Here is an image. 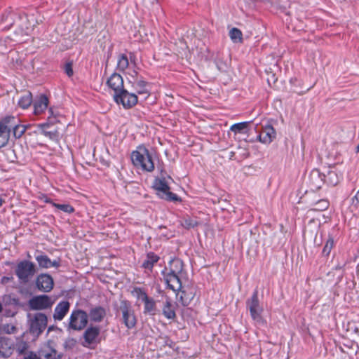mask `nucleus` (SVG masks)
<instances>
[{"label": "nucleus", "mask_w": 359, "mask_h": 359, "mask_svg": "<svg viewBox=\"0 0 359 359\" xmlns=\"http://www.w3.org/2000/svg\"><path fill=\"white\" fill-rule=\"evenodd\" d=\"M18 351L22 353L27 348V344L26 342L21 341L17 344Z\"/></svg>", "instance_id": "obj_42"}, {"label": "nucleus", "mask_w": 359, "mask_h": 359, "mask_svg": "<svg viewBox=\"0 0 359 359\" xmlns=\"http://www.w3.org/2000/svg\"><path fill=\"white\" fill-rule=\"evenodd\" d=\"M114 99L118 104H122L125 109L132 108L138 101L135 93H129L126 89L122 90L118 94H114Z\"/></svg>", "instance_id": "obj_9"}, {"label": "nucleus", "mask_w": 359, "mask_h": 359, "mask_svg": "<svg viewBox=\"0 0 359 359\" xmlns=\"http://www.w3.org/2000/svg\"><path fill=\"white\" fill-rule=\"evenodd\" d=\"M88 322V315L86 311L74 309L69 318V323L67 326L68 331H81L86 328Z\"/></svg>", "instance_id": "obj_3"}, {"label": "nucleus", "mask_w": 359, "mask_h": 359, "mask_svg": "<svg viewBox=\"0 0 359 359\" xmlns=\"http://www.w3.org/2000/svg\"><path fill=\"white\" fill-rule=\"evenodd\" d=\"M318 207L316 208V210H325L328 208L329 207V202L327 200H321L317 203Z\"/></svg>", "instance_id": "obj_40"}, {"label": "nucleus", "mask_w": 359, "mask_h": 359, "mask_svg": "<svg viewBox=\"0 0 359 359\" xmlns=\"http://www.w3.org/2000/svg\"><path fill=\"white\" fill-rule=\"evenodd\" d=\"M70 309V303L67 300L60 302L55 306L53 313V319L61 321L64 319Z\"/></svg>", "instance_id": "obj_15"}, {"label": "nucleus", "mask_w": 359, "mask_h": 359, "mask_svg": "<svg viewBox=\"0 0 359 359\" xmlns=\"http://www.w3.org/2000/svg\"><path fill=\"white\" fill-rule=\"evenodd\" d=\"M154 188L158 191V196L168 201H181V198L175 194L170 191V187L165 179H156Z\"/></svg>", "instance_id": "obj_7"}, {"label": "nucleus", "mask_w": 359, "mask_h": 359, "mask_svg": "<svg viewBox=\"0 0 359 359\" xmlns=\"http://www.w3.org/2000/svg\"><path fill=\"white\" fill-rule=\"evenodd\" d=\"M143 302L144 304V313L154 315L156 312L155 301L152 298L148 297L144 301H143Z\"/></svg>", "instance_id": "obj_26"}, {"label": "nucleus", "mask_w": 359, "mask_h": 359, "mask_svg": "<svg viewBox=\"0 0 359 359\" xmlns=\"http://www.w3.org/2000/svg\"><path fill=\"white\" fill-rule=\"evenodd\" d=\"M27 126L20 124V123H18V124H16V126L14 127V130L13 131V136L15 138H20L22 136V135L25 133L27 130Z\"/></svg>", "instance_id": "obj_36"}, {"label": "nucleus", "mask_w": 359, "mask_h": 359, "mask_svg": "<svg viewBox=\"0 0 359 359\" xmlns=\"http://www.w3.org/2000/svg\"><path fill=\"white\" fill-rule=\"evenodd\" d=\"M11 329H12V330H15V327L14 326H12Z\"/></svg>", "instance_id": "obj_49"}, {"label": "nucleus", "mask_w": 359, "mask_h": 359, "mask_svg": "<svg viewBox=\"0 0 359 359\" xmlns=\"http://www.w3.org/2000/svg\"><path fill=\"white\" fill-rule=\"evenodd\" d=\"M309 182L314 189H320L325 184L324 173L318 169H313L310 173Z\"/></svg>", "instance_id": "obj_17"}, {"label": "nucleus", "mask_w": 359, "mask_h": 359, "mask_svg": "<svg viewBox=\"0 0 359 359\" xmlns=\"http://www.w3.org/2000/svg\"><path fill=\"white\" fill-rule=\"evenodd\" d=\"M88 316L92 322L100 323L106 316V310L102 306H95L90 310Z\"/></svg>", "instance_id": "obj_21"}, {"label": "nucleus", "mask_w": 359, "mask_h": 359, "mask_svg": "<svg viewBox=\"0 0 359 359\" xmlns=\"http://www.w3.org/2000/svg\"><path fill=\"white\" fill-rule=\"evenodd\" d=\"M334 244L335 243H334V238L331 235H329L328 238L327 239L325 244L322 250L323 255L325 257L329 256V255L331 252L332 249L334 246Z\"/></svg>", "instance_id": "obj_30"}, {"label": "nucleus", "mask_w": 359, "mask_h": 359, "mask_svg": "<svg viewBox=\"0 0 359 359\" xmlns=\"http://www.w3.org/2000/svg\"><path fill=\"white\" fill-rule=\"evenodd\" d=\"M32 95L27 92L22 95L18 100V106L24 109H27L32 103Z\"/></svg>", "instance_id": "obj_27"}, {"label": "nucleus", "mask_w": 359, "mask_h": 359, "mask_svg": "<svg viewBox=\"0 0 359 359\" xmlns=\"http://www.w3.org/2000/svg\"><path fill=\"white\" fill-rule=\"evenodd\" d=\"M62 356V355L57 353L55 349H51L50 353H46L44 354L46 359H61Z\"/></svg>", "instance_id": "obj_38"}, {"label": "nucleus", "mask_w": 359, "mask_h": 359, "mask_svg": "<svg viewBox=\"0 0 359 359\" xmlns=\"http://www.w3.org/2000/svg\"><path fill=\"white\" fill-rule=\"evenodd\" d=\"M107 85L109 88L114 90V94L119 93L123 88V79L122 76L117 73H114L107 81Z\"/></svg>", "instance_id": "obj_12"}, {"label": "nucleus", "mask_w": 359, "mask_h": 359, "mask_svg": "<svg viewBox=\"0 0 359 359\" xmlns=\"http://www.w3.org/2000/svg\"><path fill=\"white\" fill-rule=\"evenodd\" d=\"M36 273L35 264L29 260H22L18 263L15 273L18 281L22 284H27L32 278Z\"/></svg>", "instance_id": "obj_4"}, {"label": "nucleus", "mask_w": 359, "mask_h": 359, "mask_svg": "<svg viewBox=\"0 0 359 359\" xmlns=\"http://www.w3.org/2000/svg\"><path fill=\"white\" fill-rule=\"evenodd\" d=\"M40 198L44 203L51 204L53 206V204L56 203L50 198H49L46 195H43Z\"/></svg>", "instance_id": "obj_43"}, {"label": "nucleus", "mask_w": 359, "mask_h": 359, "mask_svg": "<svg viewBox=\"0 0 359 359\" xmlns=\"http://www.w3.org/2000/svg\"><path fill=\"white\" fill-rule=\"evenodd\" d=\"M165 268H168V272L169 273L182 275L184 270V263L180 259L173 258L168 262V265Z\"/></svg>", "instance_id": "obj_23"}, {"label": "nucleus", "mask_w": 359, "mask_h": 359, "mask_svg": "<svg viewBox=\"0 0 359 359\" xmlns=\"http://www.w3.org/2000/svg\"><path fill=\"white\" fill-rule=\"evenodd\" d=\"M120 311L122 314V322L128 329L134 328L137 323V319L130 303L127 300H123L120 304Z\"/></svg>", "instance_id": "obj_6"}, {"label": "nucleus", "mask_w": 359, "mask_h": 359, "mask_svg": "<svg viewBox=\"0 0 359 359\" xmlns=\"http://www.w3.org/2000/svg\"><path fill=\"white\" fill-rule=\"evenodd\" d=\"M161 275L167 288L175 292H180L182 294L180 297V302L182 305L187 306L189 304V301L183 299L182 295L185 294V291L182 290V283L180 278L181 275L168 272V268H165L161 271Z\"/></svg>", "instance_id": "obj_2"}, {"label": "nucleus", "mask_w": 359, "mask_h": 359, "mask_svg": "<svg viewBox=\"0 0 359 359\" xmlns=\"http://www.w3.org/2000/svg\"><path fill=\"white\" fill-rule=\"evenodd\" d=\"M129 65L128 59L125 54H121L118 57L117 62V68L119 71L123 72L125 71Z\"/></svg>", "instance_id": "obj_34"}, {"label": "nucleus", "mask_w": 359, "mask_h": 359, "mask_svg": "<svg viewBox=\"0 0 359 359\" xmlns=\"http://www.w3.org/2000/svg\"><path fill=\"white\" fill-rule=\"evenodd\" d=\"M47 316L42 313H36L29 320V332L35 337H39L47 326Z\"/></svg>", "instance_id": "obj_8"}, {"label": "nucleus", "mask_w": 359, "mask_h": 359, "mask_svg": "<svg viewBox=\"0 0 359 359\" xmlns=\"http://www.w3.org/2000/svg\"><path fill=\"white\" fill-rule=\"evenodd\" d=\"M147 83L144 80H137L134 82L133 86L136 93L142 95H149V90L147 88Z\"/></svg>", "instance_id": "obj_28"}, {"label": "nucleus", "mask_w": 359, "mask_h": 359, "mask_svg": "<svg viewBox=\"0 0 359 359\" xmlns=\"http://www.w3.org/2000/svg\"><path fill=\"white\" fill-rule=\"evenodd\" d=\"M36 288L43 292H49L54 286V280L53 277L48 273H41L36 278Z\"/></svg>", "instance_id": "obj_11"}, {"label": "nucleus", "mask_w": 359, "mask_h": 359, "mask_svg": "<svg viewBox=\"0 0 359 359\" xmlns=\"http://www.w3.org/2000/svg\"><path fill=\"white\" fill-rule=\"evenodd\" d=\"M180 224L182 227L187 229H190L197 226L198 225V222L197 219L187 216L182 218L180 221Z\"/></svg>", "instance_id": "obj_29"}, {"label": "nucleus", "mask_w": 359, "mask_h": 359, "mask_svg": "<svg viewBox=\"0 0 359 359\" xmlns=\"http://www.w3.org/2000/svg\"><path fill=\"white\" fill-rule=\"evenodd\" d=\"M14 341L11 338L0 337V357L8 358L13 353Z\"/></svg>", "instance_id": "obj_14"}, {"label": "nucleus", "mask_w": 359, "mask_h": 359, "mask_svg": "<svg viewBox=\"0 0 359 359\" xmlns=\"http://www.w3.org/2000/svg\"><path fill=\"white\" fill-rule=\"evenodd\" d=\"M48 114H49L48 116L51 117V121H53V124L57 121V113L55 112L53 107H50L48 109Z\"/></svg>", "instance_id": "obj_41"}, {"label": "nucleus", "mask_w": 359, "mask_h": 359, "mask_svg": "<svg viewBox=\"0 0 359 359\" xmlns=\"http://www.w3.org/2000/svg\"><path fill=\"white\" fill-rule=\"evenodd\" d=\"M25 359H41L39 356H38L34 352H29L26 356H25Z\"/></svg>", "instance_id": "obj_44"}, {"label": "nucleus", "mask_w": 359, "mask_h": 359, "mask_svg": "<svg viewBox=\"0 0 359 359\" xmlns=\"http://www.w3.org/2000/svg\"><path fill=\"white\" fill-rule=\"evenodd\" d=\"M53 125V121H51V117L48 116L46 122L40 123L38 128L41 130V133L46 137H48L53 141H57L59 138V133L57 130H48L47 129Z\"/></svg>", "instance_id": "obj_13"}, {"label": "nucleus", "mask_w": 359, "mask_h": 359, "mask_svg": "<svg viewBox=\"0 0 359 359\" xmlns=\"http://www.w3.org/2000/svg\"><path fill=\"white\" fill-rule=\"evenodd\" d=\"M100 332V330L98 326L90 325L87 327L83 335L86 344L84 346H89L95 343Z\"/></svg>", "instance_id": "obj_16"}, {"label": "nucleus", "mask_w": 359, "mask_h": 359, "mask_svg": "<svg viewBox=\"0 0 359 359\" xmlns=\"http://www.w3.org/2000/svg\"><path fill=\"white\" fill-rule=\"evenodd\" d=\"M156 1H158V0H155Z\"/></svg>", "instance_id": "obj_50"}, {"label": "nucleus", "mask_w": 359, "mask_h": 359, "mask_svg": "<svg viewBox=\"0 0 359 359\" xmlns=\"http://www.w3.org/2000/svg\"><path fill=\"white\" fill-rule=\"evenodd\" d=\"M242 32L236 27L232 28L229 32V36L233 42H241L242 41Z\"/></svg>", "instance_id": "obj_35"}, {"label": "nucleus", "mask_w": 359, "mask_h": 359, "mask_svg": "<svg viewBox=\"0 0 359 359\" xmlns=\"http://www.w3.org/2000/svg\"><path fill=\"white\" fill-rule=\"evenodd\" d=\"M276 132L273 127L271 125H266L262 128L258 137L260 142L269 144L276 137Z\"/></svg>", "instance_id": "obj_18"}, {"label": "nucleus", "mask_w": 359, "mask_h": 359, "mask_svg": "<svg viewBox=\"0 0 359 359\" xmlns=\"http://www.w3.org/2000/svg\"><path fill=\"white\" fill-rule=\"evenodd\" d=\"M60 266V263L59 260L55 259L53 261L50 260V267L53 266L55 268H58Z\"/></svg>", "instance_id": "obj_45"}, {"label": "nucleus", "mask_w": 359, "mask_h": 359, "mask_svg": "<svg viewBox=\"0 0 359 359\" xmlns=\"http://www.w3.org/2000/svg\"><path fill=\"white\" fill-rule=\"evenodd\" d=\"M4 202V199L0 196V207L2 206Z\"/></svg>", "instance_id": "obj_47"}, {"label": "nucleus", "mask_w": 359, "mask_h": 359, "mask_svg": "<svg viewBox=\"0 0 359 359\" xmlns=\"http://www.w3.org/2000/svg\"><path fill=\"white\" fill-rule=\"evenodd\" d=\"M356 201L357 203H359V190L356 192L355 195L354 196L353 198V202Z\"/></svg>", "instance_id": "obj_46"}, {"label": "nucleus", "mask_w": 359, "mask_h": 359, "mask_svg": "<svg viewBox=\"0 0 359 359\" xmlns=\"http://www.w3.org/2000/svg\"><path fill=\"white\" fill-rule=\"evenodd\" d=\"M131 294L133 297L142 302L144 301L148 297L144 289L140 287H135L131 291Z\"/></svg>", "instance_id": "obj_33"}, {"label": "nucleus", "mask_w": 359, "mask_h": 359, "mask_svg": "<svg viewBox=\"0 0 359 359\" xmlns=\"http://www.w3.org/2000/svg\"><path fill=\"white\" fill-rule=\"evenodd\" d=\"M250 123V121H243L234 123L231 126L230 130L235 133H244Z\"/></svg>", "instance_id": "obj_32"}, {"label": "nucleus", "mask_w": 359, "mask_h": 359, "mask_svg": "<svg viewBox=\"0 0 359 359\" xmlns=\"http://www.w3.org/2000/svg\"><path fill=\"white\" fill-rule=\"evenodd\" d=\"M18 123H20V121L18 117L7 116L0 121V127L11 133V131H13L14 127L16 126V124H18Z\"/></svg>", "instance_id": "obj_20"}, {"label": "nucleus", "mask_w": 359, "mask_h": 359, "mask_svg": "<svg viewBox=\"0 0 359 359\" xmlns=\"http://www.w3.org/2000/svg\"><path fill=\"white\" fill-rule=\"evenodd\" d=\"M36 261L41 268L48 269L50 267V259L46 255L36 256Z\"/></svg>", "instance_id": "obj_31"}, {"label": "nucleus", "mask_w": 359, "mask_h": 359, "mask_svg": "<svg viewBox=\"0 0 359 359\" xmlns=\"http://www.w3.org/2000/svg\"><path fill=\"white\" fill-rule=\"evenodd\" d=\"M163 315L168 320H174L176 317L175 306L173 304L169 297L166 300L162 308Z\"/></svg>", "instance_id": "obj_22"}, {"label": "nucleus", "mask_w": 359, "mask_h": 359, "mask_svg": "<svg viewBox=\"0 0 359 359\" xmlns=\"http://www.w3.org/2000/svg\"><path fill=\"white\" fill-rule=\"evenodd\" d=\"M246 305L249 309L250 316L255 323L259 325H264L266 321L264 320L262 316L263 309L260 306L258 299V292L257 290L253 292L250 299L247 300Z\"/></svg>", "instance_id": "obj_5"}, {"label": "nucleus", "mask_w": 359, "mask_h": 359, "mask_svg": "<svg viewBox=\"0 0 359 359\" xmlns=\"http://www.w3.org/2000/svg\"><path fill=\"white\" fill-rule=\"evenodd\" d=\"M325 176V184L328 186H336L340 180L341 176L334 170L329 169L323 172Z\"/></svg>", "instance_id": "obj_25"}, {"label": "nucleus", "mask_w": 359, "mask_h": 359, "mask_svg": "<svg viewBox=\"0 0 359 359\" xmlns=\"http://www.w3.org/2000/svg\"><path fill=\"white\" fill-rule=\"evenodd\" d=\"M64 70H65V72L66 73V74L69 77L72 76L74 74V71H73V68H72V62H67L65 65Z\"/></svg>", "instance_id": "obj_39"}, {"label": "nucleus", "mask_w": 359, "mask_h": 359, "mask_svg": "<svg viewBox=\"0 0 359 359\" xmlns=\"http://www.w3.org/2000/svg\"><path fill=\"white\" fill-rule=\"evenodd\" d=\"M53 207L60 210L61 211L66 213H72L74 212V208L69 204H53Z\"/></svg>", "instance_id": "obj_37"}, {"label": "nucleus", "mask_w": 359, "mask_h": 359, "mask_svg": "<svg viewBox=\"0 0 359 359\" xmlns=\"http://www.w3.org/2000/svg\"><path fill=\"white\" fill-rule=\"evenodd\" d=\"M356 150L357 151H359V144L357 146Z\"/></svg>", "instance_id": "obj_48"}, {"label": "nucleus", "mask_w": 359, "mask_h": 359, "mask_svg": "<svg viewBox=\"0 0 359 359\" xmlns=\"http://www.w3.org/2000/svg\"><path fill=\"white\" fill-rule=\"evenodd\" d=\"M131 160L135 167L143 171L150 172L154 170L152 154L144 146H140L132 152Z\"/></svg>", "instance_id": "obj_1"}, {"label": "nucleus", "mask_w": 359, "mask_h": 359, "mask_svg": "<svg viewBox=\"0 0 359 359\" xmlns=\"http://www.w3.org/2000/svg\"><path fill=\"white\" fill-rule=\"evenodd\" d=\"M53 302L48 295L42 294L32 297L29 301V305L32 310H43L51 307Z\"/></svg>", "instance_id": "obj_10"}, {"label": "nucleus", "mask_w": 359, "mask_h": 359, "mask_svg": "<svg viewBox=\"0 0 359 359\" xmlns=\"http://www.w3.org/2000/svg\"><path fill=\"white\" fill-rule=\"evenodd\" d=\"M160 259V257L153 252H149L147 254L146 259L142 264V267L150 271H152L155 264Z\"/></svg>", "instance_id": "obj_24"}, {"label": "nucleus", "mask_w": 359, "mask_h": 359, "mask_svg": "<svg viewBox=\"0 0 359 359\" xmlns=\"http://www.w3.org/2000/svg\"><path fill=\"white\" fill-rule=\"evenodd\" d=\"M32 103L34 113L38 115L42 114L48 108L49 101L46 95L41 94Z\"/></svg>", "instance_id": "obj_19"}]
</instances>
